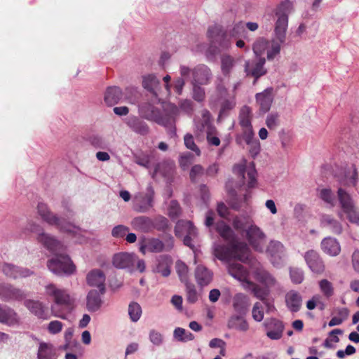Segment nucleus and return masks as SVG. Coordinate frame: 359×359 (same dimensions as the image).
I'll use <instances>...</instances> for the list:
<instances>
[{
  "mask_svg": "<svg viewBox=\"0 0 359 359\" xmlns=\"http://www.w3.org/2000/svg\"><path fill=\"white\" fill-rule=\"evenodd\" d=\"M266 252L270 262L274 266L278 267L283 264V256L278 248H267Z\"/></svg>",
  "mask_w": 359,
  "mask_h": 359,
  "instance_id": "46",
  "label": "nucleus"
},
{
  "mask_svg": "<svg viewBox=\"0 0 359 359\" xmlns=\"http://www.w3.org/2000/svg\"><path fill=\"white\" fill-rule=\"evenodd\" d=\"M245 32V24L240 21L233 25L232 29L229 31V35L231 37L237 38L243 36Z\"/></svg>",
  "mask_w": 359,
  "mask_h": 359,
  "instance_id": "55",
  "label": "nucleus"
},
{
  "mask_svg": "<svg viewBox=\"0 0 359 359\" xmlns=\"http://www.w3.org/2000/svg\"><path fill=\"white\" fill-rule=\"evenodd\" d=\"M236 102L234 98L225 100L221 104V109L219 114V119L225 117L228 115L229 111L234 108Z\"/></svg>",
  "mask_w": 359,
  "mask_h": 359,
  "instance_id": "51",
  "label": "nucleus"
},
{
  "mask_svg": "<svg viewBox=\"0 0 359 359\" xmlns=\"http://www.w3.org/2000/svg\"><path fill=\"white\" fill-rule=\"evenodd\" d=\"M0 323L8 326L19 325L20 318L11 307L0 304Z\"/></svg>",
  "mask_w": 359,
  "mask_h": 359,
  "instance_id": "24",
  "label": "nucleus"
},
{
  "mask_svg": "<svg viewBox=\"0 0 359 359\" xmlns=\"http://www.w3.org/2000/svg\"><path fill=\"white\" fill-rule=\"evenodd\" d=\"M137 93V88L135 87H128L125 89L124 93H123L124 98L130 103L135 102Z\"/></svg>",
  "mask_w": 359,
  "mask_h": 359,
  "instance_id": "64",
  "label": "nucleus"
},
{
  "mask_svg": "<svg viewBox=\"0 0 359 359\" xmlns=\"http://www.w3.org/2000/svg\"><path fill=\"white\" fill-rule=\"evenodd\" d=\"M176 271L180 280L186 283L189 282V268L182 261H177L175 265Z\"/></svg>",
  "mask_w": 359,
  "mask_h": 359,
  "instance_id": "48",
  "label": "nucleus"
},
{
  "mask_svg": "<svg viewBox=\"0 0 359 359\" xmlns=\"http://www.w3.org/2000/svg\"><path fill=\"white\" fill-rule=\"evenodd\" d=\"M302 302V296L297 291L290 290L285 295L287 307L292 312H297L301 308Z\"/></svg>",
  "mask_w": 359,
  "mask_h": 359,
  "instance_id": "35",
  "label": "nucleus"
},
{
  "mask_svg": "<svg viewBox=\"0 0 359 359\" xmlns=\"http://www.w3.org/2000/svg\"><path fill=\"white\" fill-rule=\"evenodd\" d=\"M104 292H101L100 290H91L86 297V308L90 312H96L101 308L102 300L101 295Z\"/></svg>",
  "mask_w": 359,
  "mask_h": 359,
  "instance_id": "25",
  "label": "nucleus"
},
{
  "mask_svg": "<svg viewBox=\"0 0 359 359\" xmlns=\"http://www.w3.org/2000/svg\"><path fill=\"white\" fill-rule=\"evenodd\" d=\"M184 284L186 286V296L187 302L190 304L196 303L199 298V294L197 292L196 286L190 282H187Z\"/></svg>",
  "mask_w": 359,
  "mask_h": 359,
  "instance_id": "47",
  "label": "nucleus"
},
{
  "mask_svg": "<svg viewBox=\"0 0 359 359\" xmlns=\"http://www.w3.org/2000/svg\"><path fill=\"white\" fill-rule=\"evenodd\" d=\"M175 235L178 237H184V244L187 247H194L191 244V241L197 236V229L190 221L180 220L177 222L175 227Z\"/></svg>",
  "mask_w": 359,
  "mask_h": 359,
  "instance_id": "10",
  "label": "nucleus"
},
{
  "mask_svg": "<svg viewBox=\"0 0 359 359\" xmlns=\"http://www.w3.org/2000/svg\"><path fill=\"white\" fill-rule=\"evenodd\" d=\"M241 137H237L236 142L240 144ZM248 146V150L250 156L255 158L261 151V144L259 140L255 137V133L248 134L241 137Z\"/></svg>",
  "mask_w": 359,
  "mask_h": 359,
  "instance_id": "32",
  "label": "nucleus"
},
{
  "mask_svg": "<svg viewBox=\"0 0 359 359\" xmlns=\"http://www.w3.org/2000/svg\"><path fill=\"white\" fill-rule=\"evenodd\" d=\"M124 122L133 132L137 134L146 135L149 132V127L147 123L136 116H128L125 118Z\"/></svg>",
  "mask_w": 359,
  "mask_h": 359,
  "instance_id": "21",
  "label": "nucleus"
},
{
  "mask_svg": "<svg viewBox=\"0 0 359 359\" xmlns=\"http://www.w3.org/2000/svg\"><path fill=\"white\" fill-rule=\"evenodd\" d=\"M273 88H268L263 92L256 94V101L259 106V109L263 112L268 111L273 102Z\"/></svg>",
  "mask_w": 359,
  "mask_h": 359,
  "instance_id": "31",
  "label": "nucleus"
},
{
  "mask_svg": "<svg viewBox=\"0 0 359 359\" xmlns=\"http://www.w3.org/2000/svg\"><path fill=\"white\" fill-rule=\"evenodd\" d=\"M208 37L212 43L217 44L223 50L229 49L231 46L230 39L227 33L224 32L221 26L215 25L210 26L208 29Z\"/></svg>",
  "mask_w": 359,
  "mask_h": 359,
  "instance_id": "13",
  "label": "nucleus"
},
{
  "mask_svg": "<svg viewBox=\"0 0 359 359\" xmlns=\"http://www.w3.org/2000/svg\"><path fill=\"white\" fill-rule=\"evenodd\" d=\"M343 212L351 223L359 225V210L355 206L344 210Z\"/></svg>",
  "mask_w": 359,
  "mask_h": 359,
  "instance_id": "54",
  "label": "nucleus"
},
{
  "mask_svg": "<svg viewBox=\"0 0 359 359\" xmlns=\"http://www.w3.org/2000/svg\"><path fill=\"white\" fill-rule=\"evenodd\" d=\"M184 144L186 147L193 151L199 156L201 155V150L195 144L192 135L187 133L184 137Z\"/></svg>",
  "mask_w": 359,
  "mask_h": 359,
  "instance_id": "56",
  "label": "nucleus"
},
{
  "mask_svg": "<svg viewBox=\"0 0 359 359\" xmlns=\"http://www.w3.org/2000/svg\"><path fill=\"white\" fill-rule=\"evenodd\" d=\"M129 231L128 227L124 225H117L112 229L111 235L116 238H123Z\"/></svg>",
  "mask_w": 359,
  "mask_h": 359,
  "instance_id": "61",
  "label": "nucleus"
},
{
  "mask_svg": "<svg viewBox=\"0 0 359 359\" xmlns=\"http://www.w3.org/2000/svg\"><path fill=\"white\" fill-rule=\"evenodd\" d=\"M137 257L128 252L116 254L113 257V264L118 269H128L130 271H134L135 262Z\"/></svg>",
  "mask_w": 359,
  "mask_h": 359,
  "instance_id": "19",
  "label": "nucleus"
},
{
  "mask_svg": "<svg viewBox=\"0 0 359 359\" xmlns=\"http://www.w3.org/2000/svg\"><path fill=\"white\" fill-rule=\"evenodd\" d=\"M339 181L341 185L356 187L358 182V173L355 165L353 164L351 167L348 168Z\"/></svg>",
  "mask_w": 359,
  "mask_h": 359,
  "instance_id": "28",
  "label": "nucleus"
},
{
  "mask_svg": "<svg viewBox=\"0 0 359 359\" xmlns=\"http://www.w3.org/2000/svg\"><path fill=\"white\" fill-rule=\"evenodd\" d=\"M250 305L249 297L243 293L236 294L232 299V306L240 315H245Z\"/></svg>",
  "mask_w": 359,
  "mask_h": 359,
  "instance_id": "26",
  "label": "nucleus"
},
{
  "mask_svg": "<svg viewBox=\"0 0 359 359\" xmlns=\"http://www.w3.org/2000/svg\"><path fill=\"white\" fill-rule=\"evenodd\" d=\"M196 283L201 288L208 285L213 279V272L203 265H198L194 271Z\"/></svg>",
  "mask_w": 359,
  "mask_h": 359,
  "instance_id": "23",
  "label": "nucleus"
},
{
  "mask_svg": "<svg viewBox=\"0 0 359 359\" xmlns=\"http://www.w3.org/2000/svg\"><path fill=\"white\" fill-rule=\"evenodd\" d=\"M215 229L219 235L227 243L230 247H239L240 243L239 237L235 233L233 230L224 222L219 221L215 224Z\"/></svg>",
  "mask_w": 359,
  "mask_h": 359,
  "instance_id": "15",
  "label": "nucleus"
},
{
  "mask_svg": "<svg viewBox=\"0 0 359 359\" xmlns=\"http://www.w3.org/2000/svg\"><path fill=\"white\" fill-rule=\"evenodd\" d=\"M3 273L11 278H26L33 273L28 269L20 268L11 264H4L2 266Z\"/></svg>",
  "mask_w": 359,
  "mask_h": 359,
  "instance_id": "27",
  "label": "nucleus"
},
{
  "mask_svg": "<svg viewBox=\"0 0 359 359\" xmlns=\"http://www.w3.org/2000/svg\"><path fill=\"white\" fill-rule=\"evenodd\" d=\"M233 172L241 178L242 182L241 186L245 184V174H247L248 176V188L251 189L256 186L257 172L253 163L250 164L248 166L246 165L245 161L237 163L233 167Z\"/></svg>",
  "mask_w": 359,
  "mask_h": 359,
  "instance_id": "11",
  "label": "nucleus"
},
{
  "mask_svg": "<svg viewBox=\"0 0 359 359\" xmlns=\"http://www.w3.org/2000/svg\"><path fill=\"white\" fill-rule=\"evenodd\" d=\"M304 257L309 269L313 272L320 273L324 271L325 266L323 262L313 250L308 251Z\"/></svg>",
  "mask_w": 359,
  "mask_h": 359,
  "instance_id": "29",
  "label": "nucleus"
},
{
  "mask_svg": "<svg viewBox=\"0 0 359 359\" xmlns=\"http://www.w3.org/2000/svg\"><path fill=\"white\" fill-rule=\"evenodd\" d=\"M318 285L320 292L325 297L330 298L333 296L334 293V288L330 281L327 279H322L319 281Z\"/></svg>",
  "mask_w": 359,
  "mask_h": 359,
  "instance_id": "49",
  "label": "nucleus"
},
{
  "mask_svg": "<svg viewBox=\"0 0 359 359\" xmlns=\"http://www.w3.org/2000/svg\"><path fill=\"white\" fill-rule=\"evenodd\" d=\"M131 225L134 229L142 232H147L154 227L152 219L147 216L135 217L131 222Z\"/></svg>",
  "mask_w": 359,
  "mask_h": 359,
  "instance_id": "36",
  "label": "nucleus"
},
{
  "mask_svg": "<svg viewBox=\"0 0 359 359\" xmlns=\"http://www.w3.org/2000/svg\"><path fill=\"white\" fill-rule=\"evenodd\" d=\"M48 269L57 276H69L76 271V266L70 257L64 253H56L47 262Z\"/></svg>",
  "mask_w": 359,
  "mask_h": 359,
  "instance_id": "7",
  "label": "nucleus"
},
{
  "mask_svg": "<svg viewBox=\"0 0 359 359\" xmlns=\"http://www.w3.org/2000/svg\"><path fill=\"white\" fill-rule=\"evenodd\" d=\"M123 97V92L117 86H111L107 88L104 100L107 105L113 106L117 104Z\"/></svg>",
  "mask_w": 359,
  "mask_h": 359,
  "instance_id": "34",
  "label": "nucleus"
},
{
  "mask_svg": "<svg viewBox=\"0 0 359 359\" xmlns=\"http://www.w3.org/2000/svg\"><path fill=\"white\" fill-rule=\"evenodd\" d=\"M245 237L248 243L254 247H257L266 238L265 233L254 222L245 231Z\"/></svg>",
  "mask_w": 359,
  "mask_h": 359,
  "instance_id": "20",
  "label": "nucleus"
},
{
  "mask_svg": "<svg viewBox=\"0 0 359 359\" xmlns=\"http://www.w3.org/2000/svg\"><path fill=\"white\" fill-rule=\"evenodd\" d=\"M212 117L209 111L203 109L201 111V117L198 119H195V128L199 133L207 132L210 130V128H215L212 123Z\"/></svg>",
  "mask_w": 359,
  "mask_h": 359,
  "instance_id": "33",
  "label": "nucleus"
},
{
  "mask_svg": "<svg viewBox=\"0 0 359 359\" xmlns=\"http://www.w3.org/2000/svg\"><path fill=\"white\" fill-rule=\"evenodd\" d=\"M140 116L148 121H154L158 125L170 128L171 137L176 135L175 123L180 114L179 108L173 104H168L164 107L163 113L149 102H144L138 106Z\"/></svg>",
  "mask_w": 359,
  "mask_h": 359,
  "instance_id": "3",
  "label": "nucleus"
},
{
  "mask_svg": "<svg viewBox=\"0 0 359 359\" xmlns=\"http://www.w3.org/2000/svg\"><path fill=\"white\" fill-rule=\"evenodd\" d=\"M24 305L32 314L39 319L47 320L50 317L48 306L42 302L27 299L25 301Z\"/></svg>",
  "mask_w": 359,
  "mask_h": 359,
  "instance_id": "16",
  "label": "nucleus"
},
{
  "mask_svg": "<svg viewBox=\"0 0 359 359\" xmlns=\"http://www.w3.org/2000/svg\"><path fill=\"white\" fill-rule=\"evenodd\" d=\"M292 8V3L289 0L281 2L275 10V21L273 38L267 40L259 37L252 44V50L255 55L261 56L266 53L269 61L273 60L280 53L281 46L285 43L288 27V15Z\"/></svg>",
  "mask_w": 359,
  "mask_h": 359,
  "instance_id": "2",
  "label": "nucleus"
},
{
  "mask_svg": "<svg viewBox=\"0 0 359 359\" xmlns=\"http://www.w3.org/2000/svg\"><path fill=\"white\" fill-rule=\"evenodd\" d=\"M290 277L293 283L300 284L304 279V273L299 268L291 267L290 269Z\"/></svg>",
  "mask_w": 359,
  "mask_h": 359,
  "instance_id": "52",
  "label": "nucleus"
},
{
  "mask_svg": "<svg viewBox=\"0 0 359 359\" xmlns=\"http://www.w3.org/2000/svg\"><path fill=\"white\" fill-rule=\"evenodd\" d=\"M206 139L210 145L217 147L220 144V140L216 128H210V130L205 132Z\"/></svg>",
  "mask_w": 359,
  "mask_h": 359,
  "instance_id": "53",
  "label": "nucleus"
},
{
  "mask_svg": "<svg viewBox=\"0 0 359 359\" xmlns=\"http://www.w3.org/2000/svg\"><path fill=\"white\" fill-rule=\"evenodd\" d=\"M243 316L240 314L232 316L228 321V327L241 332H246L249 329V325Z\"/></svg>",
  "mask_w": 359,
  "mask_h": 359,
  "instance_id": "40",
  "label": "nucleus"
},
{
  "mask_svg": "<svg viewBox=\"0 0 359 359\" xmlns=\"http://www.w3.org/2000/svg\"><path fill=\"white\" fill-rule=\"evenodd\" d=\"M37 359H57L56 351L50 343L41 342L39 346Z\"/></svg>",
  "mask_w": 359,
  "mask_h": 359,
  "instance_id": "38",
  "label": "nucleus"
},
{
  "mask_svg": "<svg viewBox=\"0 0 359 359\" xmlns=\"http://www.w3.org/2000/svg\"><path fill=\"white\" fill-rule=\"evenodd\" d=\"M252 109L249 107L243 106L241 109L238 117L239 125L242 128L241 137L255 133L252 125Z\"/></svg>",
  "mask_w": 359,
  "mask_h": 359,
  "instance_id": "18",
  "label": "nucleus"
},
{
  "mask_svg": "<svg viewBox=\"0 0 359 359\" xmlns=\"http://www.w3.org/2000/svg\"><path fill=\"white\" fill-rule=\"evenodd\" d=\"M37 213L43 222L57 227L60 231L76 234L80 231L79 227L67 222L65 218L52 212L44 203H38Z\"/></svg>",
  "mask_w": 359,
  "mask_h": 359,
  "instance_id": "4",
  "label": "nucleus"
},
{
  "mask_svg": "<svg viewBox=\"0 0 359 359\" xmlns=\"http://www.w3.org/2000/svg\"><path fill=\"white\" fill-rule=\"evenodd\" d=\"M26 297L19 288L8 283L0 284V299L4 302L21 301Z\"/></svg>",
  "mask_w": 359,
  "mask_h": 359,
  "instance_id": "14",
  "label": "nucleus"
},
{
  "mask_svg": "<svg viewBox=\"0 0 359 359\" xmlns=\"http://www.w3.org/2000/svg\"><path fill=\"white\" fill-rule=\"evenodd\" d=\"M128 315L133 322H137L142 315L140 305L137 302H131L128 306Z\"/></svg>",
  "mask_w": 359,
  "mask_h": 359,
  "instance_id": "50",
  "label": "nucleus"
},
{
  "mask_svg": "<svg viewBox=\"0 0 359 359\" xmlns=\"http://www.w3.org/2000/svg\"><path fill=\"white\" fill-rule=\"evenodd\" d=\"M174 338L181 342H187L194 339V335L182 327H177L173 332Z\"/></svg>",
  "mask_w": 359,
  "mask_h": 359,
  "instance_id": "45",
  "label": "nucleus"
},
{
  "mask_svg": "<svg viewBox=\"0 0 359 359\" xmlns=\"http://www.w3.org/2000/svg\"><path fill=\"white\" fill-rule=\"evenodd\" d=\"M194 155L190 152H185L181 154L180 158V165L183 170H186L194 162Z\"/></svg>",
  "mask_w": 359,
  "mask_h": 359,
  "instance_id": "57",
  "label": "nucleus"
},
{
  "mask_svg": "<svg viewBox=\"0 0 359 359\" xmlns=\"http://www.w3.org/2000/svg\"><path fill=\"white\" fill-rule=\"evenodd\" d=\"M175 165L172 161H167L158 163L155 168L154 172L160 174L165 177H170L174 170Z\"/></svg>",
  "mask_w": 359,
  "mask_h": 359,
  "instance_id": "42",
  "label": "nucleus"
},
{
  "mask_svg": "<svg viewBox=\"0 0 359 359\" xmlns=\"http://www.w3.org/2000/svg\"><path fill=\"white\" fill-rule=\"evenodd\" d=\"M213 253L219 259H228L234 256L241 262L247 263L252 278L263 286L255 282L248 281L244 285V289L251 291L256 298L262 302L266 300L271 289L278 285L274 276L251 255L250 248H214Z\"/></svg>",
  "mask_w": 359,
  "mask_h": 359,
  "instance_id": "1",
  "label": "nucleus"
},
{
  "mask_svg": "<svg viewBox=\"0 0 359 359\" xmlns=\"http://www.w3.org/2000/svg\"><path fill=\"white\" fill-rule=\"evenodd\" d=\"M193 87V98L198 102H203L205 99V89L201 87L202 85L191 84Z\"/></svg>",
  "mask_w": 359,
  "mask_h": 359,
  "instance_id": "59",
  "label": "nucleus"
},
{
  "mask_svg": "<svg viewBox=\"0 0 359 359\" xmlns=\"http://www.w3.org/2000/svg\"><path fill=\"white\" fill-rule=\"evenodd\" d=\"M45 293L46 296L53 299L55 305L70 307L74 304V299L68 291L57 287L53 283H49L45 286Z\"/></svg>",
  "mask_w": 359,
  "mask_h": 359,
  "instance_id": "8",
  "label": "nucleus"
},
{
  "mask_svg": "<svg viewBox=\"0 0 359 359\" xmlns=\"http://www.w3.org/2000/svg\"><path fill=\"white\" fill-rule=\"evenodd\" d=\"M142 86L156 97L160 89V81L154 74H148L142 77Z\"/></svg>",
  "mask_w": 359,
  "mask_h": 359,
  "instance_id": "37",
  "label": "nucleus"
},
{
  "mask_svg": "<svg viewBox=\"0 0 359 359\" xmlns=\"http://www.w3.org/2000/svg\"><path fill=\"white\" fill-rule=\"evenodd\" d=\"M205 171L201 165H194L190 171V179L192 182H196L198 177L202 176Z\"/></svg>",
  "mask_w": 359,
  "mask_h": 359,
  "instance_id": "62",
  "label": "nucleus"
},
{
  "mask_svg": "<svg viewBox=\"0 0 359 359\" xmlns=\"http://www.w3.org/2000/svg\"><path fill=\"white\" fill-rule=\"evenodd\" d=\"M264 310L259 302H256L252 310V316L255 321L261 322L264 318Z\"/></svg>",
  "mask_w": 359,
  "mask_h": 359,
  "instance_id": "60",
  "label": "nucleus"
},
{
  "mask_svg": "<svg viewBox=\"0 0 359 359\" xmlns=\"http://www.w3.org/2000/svg\"><path fill=\"white\" fill-rule=\"evenodd\" d=\"M337 196L342 210L355 206L353 204V199L350 194L342 188H339L337 191Z\"/></svg>",
  "mask_w": 359,
  "mask_h": 359,
  "instance_id": "43",
  "label": "nucleus"
},
{
  "mask_svg": "<svg viewBox=\"0 0 359 359\" xmlns=\"http://www.w3.org/2000/svg\"><path fill=\"white\" fill-rule=\"evenodd\" d=\"M154 191L151 186L147 189V192L137 193L133 199V209L137 212H147L154 205Z\"/></svg>",
  "mask_w": 359,
  "mask_h": 359,
  "instance_id": "9",
  "label": "nucleus"
},
{
  "mask_svg": "<svg viewBox=\"0 0 359 359\" xmlns=\"http://www.w3.org/2000/svg\"><path fill=\"white\" fill-rule=\"evenodd\" d=\"M87 283L90 286L97 287L101 292H105V275L100 269H94L87 275Z\"/></svg>",
  "mask_w": 359,
  "mask_h": 359,
  "instance_id": "30",
  "label": "nucleus"
},
{
  "mask_svg": "<svg viewBox=\"0 0 359 359\" xmlns=\"http://www.w3.org/2000/svg\"><path fill=\"white\" fill-rule=\"evenodd\" d=\"M180 213V207L176 201H170L168 208V215L171 218H177Z\"/></svg>",
  "mask_w": 359,
  "mask_h": 359,
  "instance_id": "63",
  "label": "nucleus"
},
{
  "mask_svg": "<svg viewBox=\"0 0 359 359\" xmlns=\"http://www.w3.org/2000/svg\"><path fill=\"white\" fill-rule=\"evenodd\" d=\"M180 72L182 76L187 77L191 74V83L199 85H208L212 79L211 69L204 64H199L193 69L185 65L180 67Z\"/></svg>",
  "mask_w": 359,
  "mask_h": 359,
  "instance_id": "5",
  "label": "nucleus"
},
{
  "mask_svg": "<svg viewBox=\"0 0 359 359\" xmlns=\"http://www.w3.org/2000/svg\"><path fill=\"white\" fill-rule=\"evenodd\" d=\"M320 198L327 203L330 204L331 206L334 205V196L332 194L331 189H323L320 190L319 194Z\"/></svg>",
  "mask_w": 359,
  "mask_h": 359,
  "instance_id": "58",
  "label": "nucleus"
},
{
  "mask_svg": "<svg viewBox=\"0 0 359 359\" xmlns=\"http://www.w3.org/2000/svg\"><path fill=\"white\" fill-rule=\"evenodd\" d=\"M266 330V336L272 340L280 339L283 336L284 325L282 321L276 318L266 319L264 323Z\"/></svg>",
  "mask_w": 359,
  "mask_h": 359,
  "instance_id": "17",
  "label": "nucleus"
},
{
  "mask_svg": "<svg viewBox=\"0 0 359 359\" xmlns=\"http://www.w3.org/2000/svg\"><path fill=\"white\" fill-rule=\"evenodd\" d=\"M265 62L266 59L264 57H259L257 60L252 62L246 61L245 65V72L246 74L257 79L266 72L264 67Z\"/></svg>",
  "mask_w": 359,
  "mask_h": 359,
  "instance_id": "22",
  "label": "nucleus"
},
{
  "mask_svg": "<svg viewBox=\"0 0 359 359\" xmlns=\"http://www.w3.org/2000/svg\"><path fill=\"white\" fill-rule=\"evenodd\" d=\"M235 64L236 60L231 55L223 54L221 56V70L224 76L230 75Z\"/></svg>",
  "mask_w": 359,
  "mask_h": 359,
  "instance_id": "41",
  "label": "nucleus"
},
{
  "mask_svg": "<svg viewBox=\"0 0 359 359\" xmlns=\"http://www.w3.org/2000/svg\"><path fill=\"white\" fill-rule=\"evenodd\" d=\"M252 218L248 215H241L235 216L232 220V225L238 231L245 233V231L253 223Z\"/></svg>",
  "mask_w": 359,
  "mask_h": 359,
  "instance_id": "39",
  "label": "nucleus"
},
{
  "mask_svg": "<svg viewBox=\"0 0 359 359\" xmlns=\"http://www.w3.org/2000/svg\"><path fill=\"white\" fill-rule=\"evenodd\" d=\"M229 262L228 264V272L235 279L240 281L244 288V285L246 282L251 281L249 279V274L250 271H248L241 264L238 263L236 260H238V257L232 256L228 259H221ZM239 261H241L239 259Z\"/></svg>",
  "mask_w": 359,
  "mask_h": 359,
  "instance_id": "12",
  "label": "nucleus"
},
{
  "mask_svg": "<svg viewBox=\"0 0 359 359\" xmlns=\"http://www.w3.org/2000/svg\"><path fill=\"white\" fill-rule=\"evenodd\" d=\"M281 123L280 115L277 111H271L266 116L265 124L270 130H276Z\"/></svg>",
  "mask_w": 359,
  "mask_h": 359,
  "instance_id": "44",
  "label": "nucleus"
},
{
  "mask_svg": "<svg viewBox=\"0 0 359 359\" xmlns=\"http://www.w3.org/2000/svg\"><path fill=\"white\" fill-rule=\"evenodd\" d=\"M30 233H37V241L44 247H58L61 242L55 236L45 233L40 224L33 220H29L22 230L20 236L25 238Z\"/></svg>",
  "mask_w": 359,
  "mask_h": 359,
  "instance_id": "6",
  "label": "nucleus"
}]
</instances>
